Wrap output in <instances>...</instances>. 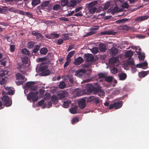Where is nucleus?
Listing matches in <instances>:
<instances>
[{
  "label": "nucleus",
  "mask_w": 149,
  "mask_h": 149,
  "mask_svg": "<svg viewBox=\"0 0 149 149\" xmlns=\"http://www.w3.org/2000/svg\"><path fill=\"white\" fill-rule=\"evenodd\" d=\"M16 77L17 80L20 79L21 80H23L24 79V78L23 76L21 73H17L16 74Z\"/></svg>",
  "instance_id": "obj_28"
},
{
  "label": "nucleus",
  "mask_w": 149,
  "mask_h": 149,
  "mask_svg": "<svg viewBox=\"0 0 149 149\" xmlns=\"http://www.w3.org/2000/svg\"><path fill=\"white\" fill-rule=\"evenodd\" d=\"M37 86H33L30 88V91H35L37 89Z\"/></svg>",
  "instance_id": "obj_61"
},
{
  "label": "nucleus",
  "mask_w": 149,
  "mask_h": 149,
  "mask_svg": "<svg viewBox=\"0 0 149 149\" xmlns=\"http://www.w3.org/2000/svg\"><path fill=\"white\" fill-rule=\"evenodd\" d=\"M99 28V26H93L90 28V32L87 33L86 35L84 36V37H86L94 34L95 33V31L98 30Z\"/></svg>",
  "instance_id": "obj_5"
},
{
  "label": "nucleus",
  "mask_w": 149,
  "mask_h": 149,
  "mask_svg": "<svg viewBox=\"0 0 149 149\" xmlns=\"http://www.w3.org/2000/svg\"><path fill=\"white\" fill-rule=\"evenodd\" d=\"M84 58L87 62H92L94 60V58L92 54H87L84 55Z\"/></svg>",
  "instance_id": "obj_6"
},
{
  "label": "nucleus",
  "mask_w": 149,
  "mask_h": 149,
  "mask_svg": "<svg viewBox=\"0 0 149 149\" xmlns=\"http://www.w3.org/2000/svg\"><path fill=\"white\" fill-rule=\"evenodd\" d=\"M95 97L94 96H90L87 98V102H93Z\"/></svg>",
  "instance_id": "obj_47"
},
{
  "label": "nucleus",
  "mask_w": 149,
  "mask_h": 149,
  "mask_svg": "<svg viewBox=\"0 0 149 149\" xmlns=\"http://www.w3.org/2000/svg\"><path fill=\"white\" fill-rule=\"evenodd\" d=\"M7 73V72L6 71L0 70V77L4 76Z\"/></svg>",
  "instance_id": "obj_52"
},
{
  "label": "nucleus",
  "mask_w": 149,
  "mask_h": 149,
  "mask_svg": "<svg viewBox=\"0 0 149 149\" xmlns=\"http://www.w3.org/2000/svg\"><path fill=\"white\" fill-rule=\"evenodd\" d=\"M84 61V59L81 57H79L74 60V63L76 65H79Z\"/></svg>",
  "instance_id": "obj_10"
},
{
  "label": "nucleus",
  "mask_w": 149,
  "mask_h": 149,
  "mask_svg": "<svg viewBox=\"0 0 149 149\" xmlns=\"http://www.w3.org/2000/svg\"><path fill=\"white\" fill-rule=\"evenodd\" d=\"M29 61V57L26 56H24L22 58V61L23 63L25 64L27 63Z\"/></svg>",
  "instance_id": "obj_41"
},
{
  "label": "nucleus",
  "mask_w": 149,
  "mask_h": 149,
  "mask_svg": "<svg viewBox=\"0 0 149 149\" xmlns=\"http://www.w3.org/2000/svg\"><path fill=\"white\" fill-rule=\"evenodd\" d=\"M99 49L100 52H104L107 49L105 44L102 43L99 44Z\"/></svg>",
  "instance_id": "obj_12"
},
{
  "label": "nucleus",
  "mask_w": 149,
  "mask_h": 149,
  "mask_svg": "<svg viewBox=\"0 0 149 149\" xmlns=\"http://www.w3.org/2000/svg\"><path fill=\"white\" fill-rule=\"evenodd\" d=\"M115 109H117L120 108L123 105V101H120L117 102H114Z\"/></svg>",
  "instance_id": "obj_14"
},
{
  "label": "nucleus",
  "mask_w": 149,
  "mask_h": 149,
  "mask_svg": "<svg viewBox=\"0 0 149 149\" xmlns=\"http://www.w3.org/2000/svg\"><path fill=\"white\" fill-rule=\"evenodd\" d=\"M117 60V58L116 57H113L111 59V61L113 63H115Z\"/></svg>",
  "instance_id": "obj_57"
},
{
  "label": "nucleus",
  "mask_w": 149,
  "mask_h": 149,
  "mask_svg": "<svg viewBox=\"0 0 149 149\" xmlns=\"http://www.w3.org/2000/svg\"><path fill=\"white\" fill-rule=\"evenodd\" d=\"M47 68V66L46 65H44L43 66L40 67L39 68V70L40 72H42L46 70V69Z\"/></svg>",
  "instance_id": "obj_44"
},
{
  "label": "nucleus",
  "mask_w": 149,
  "mask_h": 149,
  "mask_svg": "<svg viewBox=\"0 0 149 149\" xmlns=\"http://www.w3.org/2000/svg\"><path fill=\"white\" fill-rule=\"evenodd\" d=\"M105 80L108 82H110L113 80V78L111 77L108 76L105 77Z\"/></svg>",
  "instance_id": "obj_49"
},
{
  "label": "nucleus",
  "mask_w": 149,
  "mask_h": 149,
  "mask_svg": "<svg viewBox=\"0 0 149 149\" xmlns=\"http://www.w3.org/2000/svg\"><path fill=\"white\" fill-rule=\"evenodd\" d=\"M99 79L104 78L105 77V75L102 73H101L98 74Z\"/></svg>",
  "instance_id": "obj_60"
},
{
  "label": "nucleus",
  "mask_w": 149,
  "mask_h": 149,
  "mask_svg": "<svg viewBox=\"0 0 149 149\" xmlns=\"http://www.w3.org/2000/svg\"><path fill=\"white\" fill-rule=\"evenodd\" d=\"M69 2L68 0H61V4L63 6H66L68 5Z\"/></svg>",
  "instance_id": "obj_36"
},
{
  "label": "nucleus",
  "mask_w": 149,
  "mask_h": 149,
  "mask_svg": "<svg viewBox=\"0 0 149 149\" xmlns=\"http://www.w3.org/2000/svg\"><path fill=\"white\" fill-rule=\"evenodd\" d=\"M35 83L34 81H29L26 83V86L28 88H30L34 85Z\"/></svg>",
  "instance_id": "obj_33"
},
{
  "label": "nucleus",
  "mask_w": 149,
  "mask_h": 149,
  "mask_svg": "<svg viewBox=\"0 0 149 149\" xmlns=\"http://www.w3.org/2000/svg\"><path fill=\"white\" fill-rule=\"evenodd\" d=\"M61 8L60 4H56L53 6V9L55 10H58Z\"/></svg>",
  "instance_id": "obj_39"
},
{
  "label": "nucleus",
  "mask_w": 149,
  "mask_h": 149,
  "mask_svg": "<svg viewBox=\"0 0 149 149\" xmlns=\"http://www.w3.org/2000/svg\"><path fill=\"white\" fill-rule=\"evenodd\" d=\"M98 49L97 47H93L92 49V52L94 54H96L98 52Z\"/></svg>",
  "instance_id": "obj_50"
},
{
  "label": "nucleus",
  "mask_w": 149,
  "mask_h": 149,
  "mask_svg": "<svg viewBox=\"0 0 149 149\" xmlns=\"http://www.w3.org/2000/svg\"><path fill=\"white\" fill-rule=\"evenodd\" d=\"M66 93L64 92L59 93L58 94V96L60 99H62L65 98L66 96Z\"/></svg>",
  "instance_id": "obj_32"
},
{
  "label": "nucleus",
  "mask_w": 149,
  "mask_h": 149,
  "mask_svg": "<svg viewBox=\"0 0 149 149\" xmlns=\"http://www.w3.org/2000/svg\"><path fill=\"white\" fill-rule=\"evenodd\" d=\"M2 100L4 105L6 107H8L11 105L12 104V100H10L9 97L8 96H3L2 98Z\"/></svg>",
  "instance_id": "obj_4"
},
{
  "label": "nucleus",
  "mask_w": 149,
  "mask_h": 149,
  "mask_svg": "<svg viewBox=\"0 0 149 149\" xmlns=\"http://www.w3.org/2000/svg\"><path fill=\"white\" fill-rule=\"evenodd\" d=\"M119 80H124L126 79L127 76L126 73L121 72L118 74Z\"/></svg>",
  "instance_id": "obj_13"
},
{
  "label": "nucleus",
  "mask_w": 149,
  "mask_h": 149,
  "mask_svg": "<svg viewBox=\"0 0 149 149\" xmlns=\"http://www.w3.org/2000/svg\"><path fill=\"white\" fill-rule=\"evenodd\" d=\"M50 71L49 69L46 70L42 72L41 73V75L42 76H46L49 75L50 74Z\"/></svg>",
  "instance_id": "obj_23"
},
{
  "label": "nucleus",
  "mask_w": 149,
  "mask_h": 149,
  "mask_svg": "<svg viewBox=\"0 0 149 149\" xmlns=\"http://www.w3.org/2000/svg\"><path fill=\"white\" fill-rule=\"evenodd\" d=\"M59 36V34H56L55 33H51L50 35L48 36H46V37L49 39H51L52 38H58Z\"/></svg>",
  "instance_id": "obj_19"
},
{
  "label": "nucleus",
  "mask_w": 149,
  "mask_h": 149,
  "mask_svg": "<svg viewBox=\"0 0 149 149\" xmlns=\"http://www.w3.org/2000/svg\"><path fill=\"white\" fill-rule=\"evenodd\" d=\"M148 65V63L146 62H144L143 63H139L136 65L137 68H141L143 67H146Z\"/></svg>",
  "instance_id": "obj_30"
},
{
  "label": "nucleus",
  "mask_w": 149,
  "mask_h": 149,
  "mask_svg": "<svg viewBox=\"0 0 149 149\" xmlns=\"http://www.w3.org/2000/svg\"><path fill=\"white\" fill-rule=\"evenodd\" d=\"M138 54L139 55V57L140 60L142 61L144 59L145 56L144 54H141V52H139L138 53Z\"/></svg>",
  "instance_id": "obj_42"
},
{
  "label": "nucleus",
  "mask_w": 149,
  "mask_h": 149,
  "mask_svg": "<svg viewBox=\"0 0 149 149\" xmlns=\"http://www.w3.org/2000/svg\"><path fill=\"white\" fill-rule=\"evenodd\" d=\"M98 1H95L89 3L87 6V8L91 14L94 13L96 11L97 8L96 5Z\"/></svg>",
  "instance_id": "obj_2"
},
{
  "label": "nucleus",
  "mask_w": 149,
  "mask_h": 149,
  "mask_svg": "<svg viewBox=\"0 0 149 149\" xmlns=\"http://www.w3.org/2000/svg\"><path fill=\"white\" fill-rule=\"evenodd\" d=\"M31 34L33 35L36 36L37 39H39L40 38H42L44 37L40 33L36 32L35 31H32Z\"/></svg>",
  "instance_id": "obj_9"
},
{
  "label": "nucleus",
  "mask_w": 149,
  "mask_h": 149,
  "mask_svg": "<svg viewBox=\"0 0 149 149\" xmlns=\"http://www.w3.org/2000/svg\"><path fill=\"white\" fill-rule=\"evenodd\" d=\"M15 46L14 45H10V51L12 52H13L15 49Z\"/></svg>",
  "instance_id": "obj_53"
},
{
  "label": "nucleus",
  "mask_w": 149,
  "mask_h": 149,
  "mask_svg": "<svg viewBox=\"0 0 149 149\" xmlns=\"http://www.w3.org/2000/svg\"><path fill=\"white\" fill-rule=\"evenodd\" d=\"M45 91L43 89L41 88L40 89L39 93L41 95H43L45 92Z\"/></svg>",
  "instance_id": "obj_63"
},
{
  "label": "nucleus",
  "mask_w": 149,
  "mask_h": 149,
  "mask_svg": "<svg viewBox=\"0 0 149 149\" xmlns=\"http://www.w3.org/2000/svg\"><path fill=\"white\" fill-rule=\"evenodd\" d=\"M40 3V0H33L32 1L31 4L33 7L36 6Z\"/></svg>",
  "instance_id": "obj_37"
},
{
  "label": "nucleus",
  "mask_w": 149,
  "mask_h": 149,
  "mask_svg": "<svg viewBox=\"0 0 149 149\" xmlns=\"http://www.w3.org/2000/svg\"><path fill=\"white\" fill-rule=\"evenodd\" d=\"M79 121V119L78 118L75 117L73 118L72 120V123L73 124H74L75 123L78 122Z\"/></svg>",
  "instance_id": "obj_54"
},
{
  "label": "nucleus",
  "mask_w": 149,
  "mask_h": 149,
  "mask_svg": "<svg viewBox=\"0 0 149 149\" xmlns=\"http://www.w3.org/2000/svg\"><path fill=\"white\" fill-rule=\"evenodd\" d=\"M35 42L33 41H30L28 42L27 45L29 49H31L34 46Z\"/></svg>",
  "instance_id": "obj_25"
},
{
  "label": "nucleus",
  "mask_w": 149,
  "mask_h": 149,
  "mask_svg": "<svg viewBox=\"0 0 149 149\" xmlns=\"http://www.w3.org/2000/svg\"><path fill=\"white\" fill-rule=\"evenodd\" d=\"M48 51L46 47H43L40 50V54L43 55H46Z\"/></svg>",
  "instance_id": "obj_24"
},
{
  "label": "nucleus",
  "mask_w": 149,
  "mask_h": 149,
  "mask_svg": "<svg viewBox=\"0 0 149 149\" xmlns=\"http://www.w3.org/2000/svg\"><path fill=\"white\" fill-rule=\"evenodd\" d=\"M93 102L97 104L99 103L100 100L98 98V97H95V99L94 100V101H93Z\"/></svg>",
  "instance_id": "obj_62"
},
{
  "label": "nucleus",
  "mask_w": 149,
  "mask_h": 149,
  "mask_svg": "<svg viewBox=\"0 0 149 149\" xmlns=\"http://www.w3.org/2000/svg\"><path fill=\"white\" fill-rule=\"evenodd\" d=\"M64 40H67L69 38V36L68 34L66 33L64 34L62 36Z\"/></svg>",
  "instance_id": "obj_59"
},
{
  "label": "nucleus",
  "mask_w": 149,
  "mask_h": 149,
  "mask_svg": "<svg viewBox=\"0 0 149 149\" xmlns=\"http://www.w3.org/2000/svg\"><path fill=\"white\" fill-rule=\"evenodd\" d=\"M88 91L90 93L93 92L94 94H97L100 96H102L104 95V91L101 87H95L92 85H89L87 88Z\"/></svg>",
  "instance_id": "obj_1"
},
{
  "label": "nucleus",
  "mask_w": 149,
  "mask_h": 149,
  "mask_svg": "<svg viewBox=\"0 0 149 149\" xmlns=\"http://www.w3.org/2000/svg\"><path fill=\"white\" fill-rule=\"evenodd\" d=\"M6 2L8 4L13 5L17 2V0H6Z\"/></svg>",
  "instance_id": "obj_35"
},
{
  "label": "nucleus",
  "mask_w": 149,
  "mask_h": 149,
  "mask_svg": "<svg viewBox=\"0 0 149 149\" xmlns=\"http://www.w3.org/2000/svg\"><path fill=\"white\" fill-rule=\"evenodd\" d=\"M49 4V1H47L44 2L38 7L40 9H44L45 7H47Z\"/></svg>",
  "instance_id": "obj_15"
},
{
  "label": "nucleus",
  "mask_w": 149,
  "mask_h": 149,
  "mask_svg": "<svg viewBox=\"0 0 149 149\" xmlns=\"http://www.w3.org/2000/svg\"><path fill=\"white\" fill-rule=\"evenodd\" d=\"M17 10V9H15L14 7H12V8H9V9H8V10L9 11L11 12H12L14 13H16Z\"/></svg>",
  "instance_id": "obj_56"
},
{
  "label": "nucleus",
  "mask_w": 149,
  "mask_h": 149,
  "mask_svg": "<svg viewBox=\"0 0 149 149\" xmlns=\"http://www.w3.org/2000/svg\"><path fill=\"white\" fill-rule=\"evenodd\" d=\"M22 52L23 54L29 55L30 54V52L26 49L24 48L22 50Z\"/></svg>",
  "instance_id": "obj_43"
},
{
  "label": "nucleus",
  "mask_w": 149,
  "mask_h": 149,
  "mask_svg": "<svg viewBox=\"0 0 149 149\" xmlns=\"http://www.w3.org/2000/svg\"><path fill=\"white\" fill-rule=\"evenodd\" d=\"M129 19L123 18L117 20L116 21L117 24L124 23L128 21Z\"/></svg>",
  "instance_id": "obj_22"
},
{
  "label": "nucleus",
  "mask_w": 149,
  "mask_h": 149,
  "mask_svg": "<svg viewBox=\"0 0 149 149\" xmlns=\"http://www.w3.org/2000/svg\"><path fill=\"white\" fill-rule=\"evenodd\" d=\"M38 92H31L29 93L27 96V99L29 100H32L33 102H35L38 100Z\"/></svg>",
  "instance_id": "obj_3"
},
{
  "label": "nucleus",
  "mask_w": 149,
  "mask_h": 149,
  "mask_svg": "<svg viewBox=\"0 0 149 149\" xmlns=\"http://www.w3.org/2000/svg\"><path fill=\"white\" fill-rule=\"evenodd\" d=\"M109 52L111 56H116L118 53V50L116 48L113 47L111 49Z\"/></svg>",
  "instance_id": "obj_8"
},
{
  "label": "nucleus",
  "mask_w": 149,
  "mask_h": 149,
  "mask_svg": "<svg viewBox=\"0 0 149 149\" xmlns=\"http://www.w3.org/2000/svg\"><path fill=\"white\" fill-rule=\"evenodd\" d=\"M75 52V51H73L70 52L66 57L67 59V60H70V58L73 56Z\"/></svg>",
  "instance_id": "obj_27"
},
{
  "label": "nucleus",
  "mask_w": 149,
  "mask_h": 149,
  "mask_svg": "<svg viewBox=\"0 0 149 149\" xmlns=\"http://www.w3.org/2000/svg\"><path fill=\"white\" fill-rule=\"evenodd\" d=\"M40 47V45H36L33 50V52L35 53H37Z\"/></svg>",
  "instance_id": "obj_40"
},
{
  "label": "nucleus",
  "mask_w": 149,
  "mask_h": 149,
  "mask_svg": "<svg viewBox=\"0 0 149 149\" xmlns=\"http://www.w3.org/2000/svg\"><path fill=\"white\" fill-rule=\"evenodd\" d=\"M149 73V71H142L139 72V76L140 78L144 77Z\"/></svg>",
  "instance_id": "obj_18"
},
{
  "label": "nucleus",
  "mask_w": 149,
  "mask_h": 149,
  "mask_svg": "<svg viewBox=\"0 0 149 149\" xmlns=\"http://www.w3.org/2000/svg\"><path fill=\"white\" fill-rule=\"evenodd\" d=\"M71 102L69 100H67L64 101L63 103V106L65 108H68L69 105L71 104Z\"/></svg>",
  "instance_id": "obj_26"
},
{
  "label": "nucleus",
  "mask_w": 149,
  "mask_h": 149,
  "mask_svg": "<svg viewBox=\"0 0 149 149\" xmlns=\"http://www.w3.org/2000/svg\"><path fill=\"white\" fill-rule=\"evenodd\" d=\"M86 70L84 69H80L77 70L75 73V75L77 76H80L82 75V73H85Z\"/></svg>",
  "instance_id": "obj_16"
},
{
  "label": "nucleus",
  "mask_w": 149,
  "mask_h": 149,
  "mask_svg": "<svg viewBox=\"0 0 149 149\" xmlns=\"http://www.w3.org/2000/svg\"><path fill=\"white\" fill-rule=\"evenodd\" d=\"M58 97L55 95H53L51 97V101L54 103H57L58 102Z\"/></svg>",
  "instance_id": "obj_31"
},
{
  "label": "nucleus",
  "mask_w": 149,
  "mask_h": 149,
  "mask_svg": "<svg viewBox=\"0 0 149 149\" xmlns=\"http://www.w3.org/2000/svg\"><path fill=\"white\" fill-rule=\"evenodd\" d=\"M118 70L115 68H113L111 70V72L114 74H116L117 73Z\"/></svg>",
  "instance_id": "obj_58"
},
{
  "label": "nucleus",
  "mask_w": 149,
  "mask_h": 149,
  "mask_svg": "<svg viewBox=\"0 0 149 149\" xmlns=\"http://www.w3.org/2000/svg\"><path fill=\"white\" fill-rule=\"evenodd\" d=\"M130 29V27L127 25L120 26L118 27V29L119 30H123L125 31H128Z\"/></svg>",
  "instance_id": "obj_17"
},
{
  "label": "nucleus",
  "mask_w": 149,
  "mask_h": 149,
  "mask_svg": "<svg viewBox=\"0 0 149 149\" xmlns=\"http://www.w3.org/2000/svg\"><path fill=\"white\" fill-rule=\"evenodd\" d=\"M149 17L147 15H145L143 16H141L138 17L136 19V21H142L147 19Z\"/></svg>",
  "instance_id": "obj_21"
},
{
  "label": "nucleus",
  "mask_w": 149,
  "mask_h": 149,
  "mask_svg": "<svg viewBox=\"0 0 149 149\" xmlns=\"http://www.w3.org/2000/svg\"><path fill=\"white\" fill-rule=\"evenodd\" d=\"M77 106L75 105L70 109V112L71 113L73 114L76 113H77Z\"/></svg>",
  "instance_id": "obj_20"
},
{
  "label": "nucleus",
  "mask_w": 149,
  "mask_h": 149,
  "mask_svg": "<svg viewBox=\"0 0 149 149\" xmlns=\"http://www.w3.org/2000/svg\"><path fill=\"white\" fill-rule=\"evenodd\" d=\"M70 6L71 7H73L75 6L77 3L75 0H71L69 2Z\"/></svg>",
  "instance_id": "obj_45"
},
{
  "label": "nucleus",
  "mask_w": 149,
  "mask_h": 149,
  "mask_svg": "<svg viewBox=\"0 0 149 149\" xmlns=\"http://www.w3.org/2000/svg\"><path fill=\"white\" fill-rule=\"evenodd\" d=\"M116 33V32H114V30H109L108 31H105L102 32L101 34L102 35H115Z\"/></svg>",
  "instance_id": "obj_11"
},
{
  "label": "nucleus",
  "mask_w": 149,
  "mask_h": 149,
  "mask_svg": "<svg viewBox=\"0 0 149 149\" xmlns=\"http://www.w3.org/2000/svg\"><path fill=\"white\" fill-rule=\"evenodd\" d=\"M44 102L45 100H42L38 102V104L39 106H41L44 103Z\"/></svg>",
  "instance_id": "obj_64"
},
{
  "label": "nucleus",
  "mask_w": 149,
  "mask_h": 149,
  "mask_svg": "<svg viewBox=\"0 0 149 149\" xmlns=\"http://www.w3.org/2000/svg\"><path fill=\"white\" fill-rule=\"evenodd\" d=\"M5 89L8 91L7 93L9 95H11L14 94V91L12 90L9 87H6Z\"/></svg>",
  "instance_id": "obj_34"
},
{
  "label": "nucleus",
  "mask_w": 149,
  "mask_h": 149,
  "mask_svg": "<svg viewBox=\"0 0 149 149\" xmlns=\"http://www.w3.org/2000/svg\"><path fill=\"white\" fill-rule=\"evenodd\" d=\"M50 94L49 93H46L44 96V99L47 100L50 99Z\"/></svg>",
  "instance_id": "obj_51"
},
{
  "label": "nucleus",
  "mask_w": 149,
  "mask_h": 149,
  "mask_svg": "<svg viewBox=\"0 0 149 149\" xmlns=\"http://www.w3.org/2000/svg\"><path fill=\"white\" fill-rule=\"evenodd\" d=\"M122 7L124 8H127L129 7V5L127 2H124L122 4Z\"/></svg>",
  "instance_id": "obj_55"
},
{
  "label": "nucleus",
  "mask_w": 149,
  "mask_h": 149,
  "mask_svg": "<svg viewBox=\"0 0 149 149\" xmlns=\"http://www.w3.org/2000/svg\"><path fill=\"white\" fill-rule=\"evenodd\" d=\"M127 63L129 65H134V61L133 59L129 58L127 61Z\"/></svg>",
  "instance_id": "obj_38"
},
{
  "label": "nucleus",
  "mask_w": 149,
  "mask_h": 149,
  "mask_svg": "<svg viewBox=\"0 0 149 149\" xmlns=\"http://www.w3.org/2000/svg\"><path fill=\"white\" fill-rule=\"evenodd\" d=\"M66 84L64 81L61 82L59 85V88L61 89L64 88Z\"/></svg>",
  "instance_id": "obj_48"
},
{
  "label": "nucleus",
  "mask_w": 149,
  "mask_h": 149,
  "mask_svg": "<svg viewBox=\"0 0 149 149\" xmlns=\"http://www.w3.org/2000/svg\"><path fill=\"white\" fill-rule=\"evenodd\" d=\"M78 104L80 108L83 109L86 106V100L84 99H82L78 102Z\"/></svg>",
  "instance_id": "obj_7"
},
{
  "label": "nucleus",
  "mask_w": 149,
  "mask_h": 149,
  "mask_svg": "<svg viewBox=\"0 0 149 149\" xmlns=\"http://www.w3.org/2000/svg\"><path fill=\"white\" fill-rule=\"evenodd\" d=\"M133 55V52L131 50L128 51L125 54V56L127 57L130 58Z\"/></svg>",
  "instance_id": "obj_29"
},
{
  "label": "nucleus",
  "mask_w": 149,
  "mask_h": 149,
  "mask_svg": "<svg viewBox=\"0 0 149 149\" xmlns=\"http://www.w3.org/2000/svg\"><path fill=\"white\" fill-rule=\"evenodd\" d=\"M110 5V3L109 2H107L106 3L104 7L103 10H107L109 7Z\"/></svg>",
  "instance_id": "obj_46"
}]
</instances>
